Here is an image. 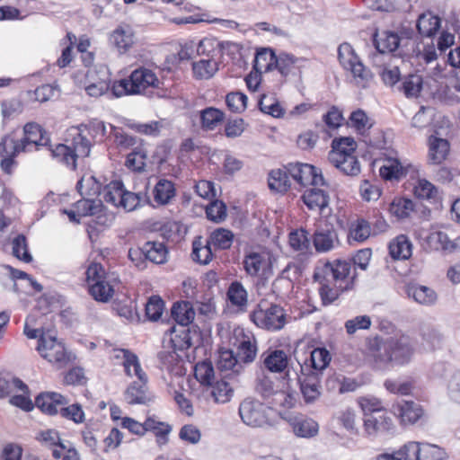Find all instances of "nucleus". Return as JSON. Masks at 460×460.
<instances>
[{"label": "nucleus", "mask_w": 460, "mask_h": 460, "mask_svg": "<svg viewBox=\"0 0 460 460\" xmlns=\"http://www.w3.org/2000/svg\"><path fill=\"white\" fill-rule=\"evenodd\" d=\"M287 402L288 393L285 391L274 393L271 407H267L259 401L245 399L240 403L239 415L244 424L253 428L275 425L279 420L287 419Z\"/></svg>", "instance_id": "1"}, {"label": "nucleus", "mask_w": 460, "mask_h": 460, "mask_svg": "<svg viewBox=\"0 0 460 460\" xmlns=\"http://www.w3.org/2000/svg\"><path fill=\"white\" fill-rule=\"evenodd\" d=\"M117 358H123L124 370L127 376L137 377V381L132 382L124 393V397L128 404H147L152 401L148 393L147 376L142 369L138 358L128 349H119Z\"/></svg>", "instance_id": "2"}, {"label": "nucleus", "mask_w": 460, "mask_h": 460, "mask_svg": "<svg viewBox=\"0 0 460 460\" xmlns=\"http://www.w3.org/2000/svg\"><path fill=\"white\" fill-rule=\"evenodd\" d=\"M87 131L86 126L72 128L68 133L70 138L66 140V144H58L55 148H49L52 156L75 170L77 159L87 157L91 152L92 143L85 134Z\"/></svg>", "instance_id": "3"}, {"label": "nucleus", "mask_w": 460, "mask_h": 460, "mask_svg": "<svg viewBox=\"0 0 460 460\" xmlns=\"http://www.w3.org/2000/svg\"><path fill=\"white\" fill-rule=\"evenodd\" d=\"M357 143L354 138L346 137L334 138L328 161L345 175L356 176L360 172V164L355 155Z\"/></svg>", "instance_id": "4"}, {"label": "nucleus", "mask_w": 460, "mask_h": 460, "mask_svg": "<svg viewBox=\"0 0 460 460\" xmlns=\"http://www.w3.org/2000/svg\"><path fill=\"white\" fill-rule=\"evenodd\" d=\"M160 80L150 69L139 67L131 72L128 79H121L113 84L112 94L115 97L139 94L148 87L158 88Z\"/></svg>", "instance_id": "5"}, {"label": "nucleus", "mask_w": 460, "mask_h": 460, "mask_svg": "<svg viewBox=\"0 0 460 460\" xmlns=\"http://www.w3.org/2000/svg\"><path fill=\"white\" fill-rule=\"evenodd\" d=\"M375 358L384 363L394 362L398 365L408 363L413 354L411 340L407 336L390 337L376 342Z\"/></svg>", "instance_id": "6"}, {"label": "nucleus", "mask_w": 460, "mask_h": 460, "mask_svg": "<svg viewBox=\"0 0 460 460\" xmlns=\"http://www.w3.org/2000/svg\"><path fill=\"white\" fill-rule=\"evenodd\" d=\"M351 262L345 260H334L320 263L316 268L314 278L316 281H332L341 286L353 287L355 273L351 274Z\"/></svg>", "instance_id": "7"}, {"label": "nucleus", "mask_w": 460, "mask_h": 460, "mask_svg": "<svg viewBox=\"0 0 460 460\" xmlns=\"http://www.w3.org/2000/svg\"><path fill=\"white\" fill-rule=\"evenodd\" d=\"M338 58L341 65L349 70L355 84L362 88L367 86L373 78L371 71L367 68L348 43L341 44L338 49Z\"/></svg>", "instance_id": "8"}, {"label": "nucleus", "mask_w": 460, "mask_h": 460, "mask_svg": "<svg viewBox=\"0 0 460 460\" xmlns=\"http://www.w3.org/2000/svg\"><path fill=\"white\" fill-rule=\"evenodd\" d=\"M250 317L258 327L270 331L280 330L286 324L285 309L278 305L268 306L266 301H261Z\"/></svg>", "instance_id": "9"}, {"label": "nucleus", "mask_w": 460, "mask_h": 460, "mask_svg": "<svg viewBox=\"0 0 460 460\" xmlns=\"http://www.w3.org/2000/svg\"><path fill=\"white\" fill-rule=\"evenodd\" d=\"M37 350L57 368L66 367L71 360V354L67 352L64 344L49 333H42L40 336Z\"/></svg>", "instance_id": "10"}, {"label": "nucleus", "mask_w": 460, "mask_h": 460, "mask_svg": "<svg viewBox=\"0 0 460 460\" xmlns=\"http://www.w3.org/2000/svg\"><path fill=\"white\" fill-rule=\"evenodd\" d=\"M289 247L296 253L295 255H291L289 252V257H293L294 259L293 261H289V270L291 267H294L300 270L301 267L309 259L310 240L308 238V233L303 228L290 232Z\"/></svg>", "instance_id": "11"}, {"label": "nucleus", "mask_w": 460, "mask_h": 460, "mask_svg": "<svg viewBox=\"0 0 460 460\" xmlns=\"http://www.w3.org/2000/svg\"><path fill=\"white\" fill-rule=\"evenodd\" d=\"M289 176L301 186L325 185L324 178L318 169L309 164L289 163Z\"/></svg>", "instance_id": "12"}, {"label": "nucleus", "mask_w": 460, "mask_h": 460, "mask_svg": "<svg viewBox=\"0 0 460 460\" xmlns=\"http://www.w3.org/2000/svg\"><path fill=\"white\" fill-rule=\"evenodd\" d=\"M394 429V425L387 412L369 414L364 419V431L368 437H376L381 434L390 433Z\"/></svg>", "instance_id": "13"}, {"label": "nucleus", "mask_w": 460, "mask_h": 460, "mask_svg": "<svg viewBox=\"0 0 460 460\" xmlns=\"http://www.w3.org/2000/svg\"><path fill=\"white\" fill-rule=\"evenodd\" d=\"M23 134L21 140L25 145L27 152L37 150L39 146H48L49 143L47 132L37 123H26L23 127Z\"/></svg>", "instance_id": "14"}, {"label": "nucleus", "mask_w": 460, "mask_h": 460, "mask_svg": "<svg viewBox=\"0 0 460 460\" xmlns=\"http://www.w3.org/2000/svg\"><path fill=\"white\" fill-rule=\"evenodd\" d=\"M134 255L144 256L146 260L161 264L166 261L167 250L163 243L146 242L141 249H130L128 257L134 260Z\"/></svg>", "instance_id": "15"}, {"label": "nucleus", "mask_w": 460, "mask_h": 460, "mask_svg": "<svg viewBox=\"0 0 460 460\" xmlns=\"http://www.w3.org/2000/svg\"><path fill=\"white\" fill-rule=\"evenodd\" d=\"M303 369V367H301ZM300 390L305 403L314 402L321 395L319 374L311 371L309 374L302 375L298 378Z\"/></svg>", "instance_id": "16"}, {"label": "nucleus", "mask_w": 460, "mask_h": 460, "mask_svg": "<svg viewBox=\"0 0 460 460\" xmlns=\"http://www.w3.org/2000/svg\"><path fill=\"white\" fill-rule=\"evenodd\" d=\"M301 199L309 210L318 211L320 214H324L329 208V193L316 186L306 190Z\"/></svg>", "instance_id": "17"}, {"label": "nucleus", "mask_w": 460, "mask_h": 460, "mask_svg": "<svg viewBox=\"0 0 460 460\" xmlns=\"http://www.w3.org/2000/svg\"><path fill=\"white\" fill-rule=\"evenodd\" d=\"M393 411L404 424H414L423 415L422 408L411 401H402L394 404Z\"/></svg>", "instance_id": "18"}, {"label": "nucleus", "mask_w": 460, "mask_h": 460, "mask_svg": "<svg viewBox=\"0 0 460 460\" xmlns=\"http://www.w3.org/2000/svg\"><path fill=\"white\" fill-rule=\"evenodd\" d=\"M212 52V55L207 54L205 58L192 64L193 75L196 79H210L218 71L219 62L215 58L216 51L213 50Z\"/></svg>", "instance_id": "19"}, {"label": "nucleus", "mask_w": 460, "mask_h": 460, "mask_svg": "<svg viewBox=\"0 0 460 460\" xmlns=\"http://www.w3.org/2000/svg\"><path fill=\"white\" fill-rule=\"evenodd\" d=\"M110 40L119 53H125L135 43V32L130 26L121 25L112 31Z\"/></svg>", "instance_id": "20"}, {"label": "nucleus", "mask_w": 460, "mask_h": 460, "mask_svg": "<svg viewBox=\"0 0 460 460\" xmlns=\"http://www.w3.org/2000/svg\"><path fill=\"white\" fill-rule=\"evenodd\" d=\"M450 145L447 139L430 136L429 137V162L432 164H442L449 155Z\"/></svg>", "instance_id": "21"}, {"label": "nucleus", "mask_w": 460, "mask_h": 460, "mask_svg": "<svg viewBox=\"0 0 460 460\" xmlns=\"http://www.w3.org/2000/svg\"><path fill=\"white\" fill-rule=\"evenodd\" d=\"M35 403L42 412L55 415L59 412L60 408L66 404L67 402L60 394L48 393L39 395L35 400Z\"/></svg>", "instance_id": "22"}, {"label": "nucleus", "mask_w": 460, "mask_h": 460, "mask_svg": "<svg viewBox=\"0 0 460 460\" xmlns=\"http://www.w3.org/2000/svg\"><path fill=\"white\" fill-rule=\"evenodd\" d=\"M265 367L272 373H281L288 367V354L283 349H269L263 354Z\"/></svg>", "instance_id": "23"}, {"label": "nucleus", "mask_w": 460, "mask_h": 460, "mask_svg": "<svg viewBox=\"0 0 460 460\" xmlns=\"http://www.w3.org/2000/svg\"><path fill=\"white\" fill-rule=\"evenodd\" d=\"M428 243L435 250L453 252L460 249V238L451 240L448 235L441 231H435L429 234Z\"/></svg>", "instance_id": "24"}, {"label": "nucleus", "mask_w": 460, "mask_h": 460, "mask_svg": "<svg viewBox=\"0 0 460 460\" xmlns=\"http://www.w3.org/2000/svg\"><path fill=\"white\" fill-rule=\"evenodd\" d=\"M273 65H276L279 71L285 75V66L279 64L274 52L268 49L257 52L253 66L255 70L260 71V73L267 72L272 69Z\"/></svg>", "instance_id": "25"}, {"label": "nucleus", "mask_w": 460, "mask_h": 460, "mask_svg": "<svg viewBox=\"0 0 460 460\" xmlns=\"http://www.w3.org/2000/svg\"><path fill=\"white\" fill-rule=\"evenodd\" d=\"M406 292L410 297L424 305H434L438 299L437 293L432 288L422 285H409Z\"/></svg>", "instance_id": "26"}, {"label": "nucleus", "mask_w": 460, "mask_h": 460, "mask_svg": "<svg viewBox=\"0 0 460 460\" xmlns=\"http://www.w3.org/2000/svg\"><path fill=\"white\" fill-rule=\"evenodd\" d=\"M379 172L385 180H399L407 174V168L397 158L387 157Z\"/></svg>", "instance_id": "27"}, {"label": "nucleus", "mask_w": 460, "mask_h": 460, "mask_svg": "<svg viewBox=\"0 0 460 460\" xmlns=\"http://www.w3.org/2000/svg\"><path fill=\"white\" fill-rule=\"evenodd\" d=\"M388 248L391 257L394 260H407L411 255V243L403 234L393 239Z\"/></svg>", "instance_id": "28"}, {"label": "nucleus", "mask_w": 460, "mask_h": 460, "mask_svg": "<svg viewBox=\"0 0 460 460\" xmlns=\"http://www.w3.org/2000/svg\"><path fill=\"white\" fill-rule=\"evenodd\" d=\"M171 314L175 322L182 326L189 325L195 318V311L189 301L173 304Z\"/></svg>", "instance_id": "29"}, {"label": "nucleus", "mask_w": 460, "mask_h": 460, "mask_svg": "<svg viewBox=\"0 0 460 460\" xmlns=\"http://www.w3.org/2000/svg\"><path fill=\"white\" fill-rule=\"evenodd\" d=\"M231 374H226L222 376L221 380L216 382L212 386L211 396L214 401L217 403L228 402L234 394V389L228 379H230Z\"/></svg>", "instance_id": "30"}, {"label": "nucleus", "mask_w": 460, "mask_h": 460, "mask_svg": "<svg viewBox=\"0 0 460 460\" xmlns=\"http://www.w3.org/2000/svg\"><path fill=\"white\" fill-rule=\"evenodd\" d=\"M321 284L319 288V294L323 302V305H328L332 304L338 299L340 295L349 290L347 285H339L332 281H318Z\"/></svg>", "instance_id": "31"}, {"label": "nucleus", "mask_w": 460, "mask_h": 460, "mask_svg": "<svg viewBox=\"0 0 460 460\" xmlns=\"http://www.w3.org/2000/svg\"><path fill=\"white\" fill-rule=\"evenodd\" d=\"M154 199L160 205L168 204L175 196V187L172 181L161 179L154 189Z\"/></svg>", "instance_id": "32"}, {"label": "nucleus", "mask_w": 460, "mask_h": 460, "mask_svg": "<svg viewBox=\"0 0 460 460\" xmlns=\"http://www.w3.org/2000/svg\"><path fill=\"white\" fill-rule=\"evenodd\" d=\"M224 119L225 113L214 107H208L200 111L201 128L205 130H214Z\"/></svg>", "instance_id": "33"}, {"label": "nucleus", "mask_w": 460, "mask_h": 460, "mask_svg": "<svg viewBox=\"0 0 460 460\" xmlns=\"http://www.w3.org/2000/svg\"><path fill=\"white\" fill-rule=\"evenodd\" d=\"M226 295L228 300L233 305L238 307L242 311L246 309L248 304V293L242 283L238 281L231 283Z\"/></svg>", "instance_id": "34"}, {"label": "nucleus", "mask_w": 460, "mask_h": 460, "mask_svg": "<svg viewBox=\"0 0 460 460\" xmlns=\"http://www.w3.org/2000/svg\"><path fill=\"white\" fill-rule=\"evenodd\" d=\"M375 46L380 53L394 52L400 45L399 36L391 31H384L374 39Z\"/></svg>", "instance_id": "35"}, {"label": "nucleus", "mask_w": 460, "mask_h": 460, "mask_svg": "<svg viewBox=\"0 0 460 460\" xmlns=\"http://www.w3.org/2000/svg\"><path fill=\"white\" fill-rule=\"evenodd\" d=\"M440 27V19L431 13L420 15L417 22V29L422 36L431 38Z\"/></svg>", "instance_id": "36"}, {"label": "nucleus", "mask_w": 460, "mask_h": 460, "mask_svg": "<svg viewBox=\"0 0 460 460\" xmlns=\"http://www.w3.org/2000/svg\"><path fill=\"white\" fill-rule=\"evenodd\" d=\"M25 145L21 139H15L13 135H5L0 141V156H17L26 153Z\"/></svg>", "instance_id": "37"}, {"label": "nucleus", "mask_w": 460, "mask_h": 460, "mask_svg": "<svg viewBox=\"0 0 460 460\" xmlns=\"http://www.w3.org/2000/svg\"><path fill=\"white\" fill-rule=\"evenodd\" d=\"M212 45L213 41L208 39L200 40L198 46H196L195 42L193 41L186 42L181 46L180 51L178 52L179 58L181 60H189L192 58L195 51L199 55H205L207 48L211 47Z\"/></svg>", "instance_id": "38"}, {"label": "nucleus", "mask_w": 460, "mask_h": 460, "mask_svg": "<svg viewBox=\"0 0 460 460\" xmlns=\"http://www.w3.org/2000/svg\"><path fill=\"white\" fill-rule=\"evenodd\" d=\"M76 187L82 197L98 199L101 195L102 185L93 176L83 177Z\"/></svg>", "instance_id": "39"}, {"label": "nucleus", "mask_w": 460, "mask_h": 460, "mask_svg": "<svg viewBox=\"0 0 460 460\" xmlns=\"http://www.w3.org/2000/svg\"><path fill=\"white\" fill-rule=\"evenodd\" d=\"M414 209L413 202L409 199L395 198L389 206V212L398 219L408 217Z\"/></svg>", "instance_id": "40"}, {"label": "nucleus", "mask_w": 460, "mask_h": 460, "mask_svg": "<svg viewBox=\"0 0 460 460\" xmlns=\"http://www.w3.org/2000/svg\"><path fill=\"white\" fill-rule=\"evenodd\" d=\"M243 267L247 274L256 276L267 265L265 255L259 252H250L243 259Z\"/></svg>", "instance_id": "41"}, {"label": "nucleus", "mask_w": 460, "mask_h": 460, "mask_svg": "<svg viewBox=\"0 0 460 460\" xmlns=\"http://www.w3.org/2000/svg\"><path fill=\"white\" fill-rule=\"evenodd\" d=\"M293 431L297 437L311 438L317 434L318 424L312 419L300 418L293 423Z\"/></svg>", "instance_id": "42"}, {"label": "nucleus", "mask_w": 460, "mask_h": 460, "mask_svg": "<svg viewBox=\"0 0 460 460\" xmlns=\"http://www.w3.org/2000/svg\"><path fill=\"white\" fill-rule=\"evenodd\" d=\"M89 293L96 301L108 302L113 296V288L105 280L89 285Z\"/></svg>", "instance_id": "43"}, {"label": "nucleus", "mask_w": 460, "mask_h": 460, "mask_svg": "<svg viewBox=\"0 0 460 460\" xmlns=\"http://www.w3.org/2000/svg\"><path fill=\"white\" fill-rule=\"evenodd\" d=\"M335 239L334 231H316L314 235V244L317 252H325L333 248Z\"/></svg>", "instance_id": "44"}, {"label": "nucleus", "mask_w": 460, "mask_h": 460, "mask_svg": "<svg viewBox=\"0 0 460 460\" xmlns=\"http://www.w3.org/2000/svg\"><path fill=\"white\" fill-rule=\"evenodd\" d=\"M234 234L225 228H218L211 233L208 242L216 249L226 250L231 247Z\"/></svg>", "instance_id": "45"}, {"label": "nucleus", "mask_w": 460, "mask_h": 460, "mask_svg": "<svg viewBox=\"0 0 460 460\" xmlns=\"http://www.w3.org/2000/svg\"><path fill=\"white\" fill-rule=\"evenodd\" d=\"M423 80L419 75H409L406 76L401 87L404 95L408 98H416L422 89Z\"/></svg>", "instance_id": "46"}, {"label": "nucleus", "mask_w": 460, "mask_h": 460, "mask_svg": "<svg viewBox=\"0 0 460 460\" xmlns=\"http://www.w3.org/2000/svg\"><path fill=\"white\" fill-rule=\"evenodd\" d=\"M257 347L254 338L244 337L238 346L237 357L240 360L250 363L252 362L256 357Z\"/></svg>", "instance_id": "47"}, {"label": "nucleus", "mask_w": 460, "mask_h": 460, "mask_svg": "<svg viewBox=\"0 0 460 460\" xmlns=\"http://www.w3.org/2000/svg\"><path fill=\"white\" fill-rule=\"evenodd\" d=\"M270 190L285 194L288 191V173L281 169L272 170L268 180Z\"/></svg>", "instance_id": "48"}, {"label": "nucleus", "mask_w": 460, "mask_h": 460, "mask_svg": "<svg viewBox=\"0 0 460 460\" xmlns=\"http://www.w3.org/2000/svg\"><path fill=\"white\" fill-rule=\"evenodd\" d=\"M14 390L26 391L27 385L19 378L9 375H0V398H4Z\"/></svg>", "instance_id": "49"}, {"label": "nucleus", "mask_w": 460, "mask_h": 460, "mask_svg": "<svg viewBox=\"0 0 460 460\" xmlns=\"http://www.w3.org/2000/svg\"><path fill=\"white\" fill-rule=\"evenodd\" d=\"M123 191L124 189L122 182L119 181H113L103 190V201L111 203L115 207H119Z\"/></svg>", "instance_id": "50"}, {"label": "nucleus", "mask_w": 460, "mask_h": 460, "mask_svg": "<svg viewBox=\"0 0 460 460\" xmlns=\"http://www.w3.org/2000/svg\"><path fill=\"white\" fill-rule=\"evenodd\" d=\"M158 359L162 368L166 369L168 372L181 375L179 356L175 351L163 350L158 353Z\"/></svg>", "instance_id": "51"}, {"label": "nucleus", "mask_w": 460, "mask_h": 460, "mask_svg": "<svg viewBox=\"0 0 460 460\" xmlns=\"http://www.w3.org/2000/svg\"><path fill=\"white\" fill-rule=\"evenodd\" d=\"M102 200L100 199H90L82 197V199L75 203L77 212L82 217L92 216L102 210Z\"/></svg>", "instance_id": "52"}, {"label": "nucleus", "mask_w": 460, "mask_h": 460, "mask_svg": "<svg viewBox=\"0 0 460 460\" xmlns=\"http://www.w3.org/2000/svg\"><path fill=\"white\" fill-rule=\"evenodd\" d=\"M211 246L208 240L205 245L200 241H194L192 244V259L200 264H208L213 257Z\"/></svg>", "instance_id": "53"}, {"label": "nucleus", "mask_w": 460, "mask_h": 460, "mask_svg": "<svg viewBox=\"0 0 460 460\" xmlns=\"http://www.w3.org/2000/svg\"><path fill=\"white\" fill-rule=\"evenodd\" d=\"M147 159V153L142 147H137L128 155L126 165L134 171L141 172L145 169Z\"/></svg>", "instance_id": "54"}, {"label": "nucleus", "mask_w": 460, "mask_h": 460, "mask_svg": "<svg viewBox=\"0 0 460 460\" xmlns=\"http://www.w3.org/2000/svg\"><path fill=\"white\" fill-rule=\"evenodd\" d=\"M194 376L202 385H211L215 376L212 363L210 361H202L196 364Z\"/></svg>", "instance_id": "55"}, {"label": "nucleus", "mask_w": 460, "mask_h": 460, "mask_svg": "<svg viewBox=\"0 0 460 460\" xmlns=\"http://www.w3.org/2000/svg\"><path fill=\"white\" fill-rule=\"evenodd\" d=\"M227 108L234 113H242L247 106V96L240 92H232L226 94Z\"/></svg>", "instance_id": "56"}, {"label": "nucleus", "mask_w": 460, "mask_h": 460, "mask_svg": "<svg viewBox=\"0 0 460 460\" xmlns=\"http://www.w3.org/2000/svg\"><path fill=\"white\" fill-rule=\"evenodd\" d=\"M310 361L314 370L324 369L331 361V356L327 349L317 348L310 352Z\"/></svg>", "instance_id": "57"}, {"label": "nucleus", "mask_w": 460, "mask_h": 460, "mask_svg": "<svg viewBox=\"0 0 460 460\" xmlns=\"http://www.w3.org/2000/svg\"><path fill=\"white\" fill-rule=\"evenodd\" d=\"M86 79L89 84H98L99 82L107 83L111 86V74L104 65L94 66L90 68L86 74Z\"/></svg>", "instance_id": "58"}, {"label": "nucleus", "mask_w": 460, "mask_h": 460, "mask_svg": "<svg viewBox=\"0 0 460 460\" xmlns=\"http://www.w3.org/2000/svg\"><path fill=\"white\" fill-rule=\"evenodd\" d=\"M447 457L446 451L434 444L421 443L420 460H443Z\"/></svg>", "instance_id": "59"}, {"label": "nucleus", "mask_w": 460, "mask_h": 460, "mask_svg": "<svg viewBox=\"0 0 460 460\" xmlns=\"http://www.w3.org/2000/svg\"><path fill=\"white\" fill-rule=\"evenodd\" d=\"M164 303L158 296H151L146 305V315L151 321H157L164 311Z\"/></svg>", "instance_id": "60"}, {"label": "nucleus", "mask_w": 460, "mask_h": 460, "mask_svg": "<svg viewBox=\"0 0 460 460\" xmlns=\"http://www.w3.org/2000/svg\"><path fill=\"white\" fill-rule=\"evenodd\" d=\"M358 404L362 409L365 417L369 414H377L385 411L382 402L376 397H360Z\"/></svg>", "instance_id": "61"}, {"label": "nucleus", "mask_w": 460, "mask_h": 460, "mask_svg": "<svg viewBox=\"0 0 460 460\" xmlns=\"http://www.w3.org/2000/svg\"><path fill=\"white\" fill-rule=\"evenodd\" d=\"M416 57L426 64L435 61L438 58V54L433 40H430V41L421 42L420 45H418Z\"/></svg>", "instance_id": "62"}, {"label": "nucleus", "mask_w": 460, "mask_h": 460, "mask_svg": "<svg viewBox=\"0 0 460 460\" xmlns=\"http://www.w3.org/2000/svg\"><path fill=\"white\" fill-rule=\"evenodd\" d=\"M421 443L411 441L396 451L402 460H420Z\"/></svg>", "instance_id": "63"}, {"label": "nucleus", "mask_w": 460, "mask_h": 460, "mask_svg": "<svg viewBox=\"0 0 460 460\" xmlns=\"http://www.w3.org/2000/svg\"><path fill=\"white\" fill-rule=\"evenodd\" d=\"M447 394L456 402L460 403V371L453 372L447 381Z\"/></svg>", "instance_id": "64"}]
</instances>
